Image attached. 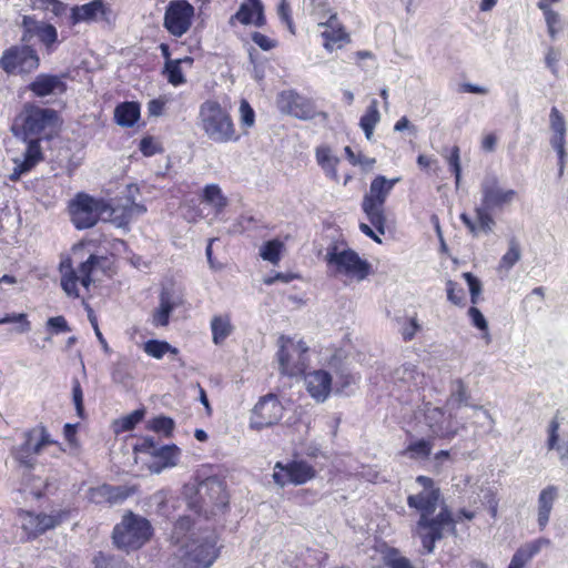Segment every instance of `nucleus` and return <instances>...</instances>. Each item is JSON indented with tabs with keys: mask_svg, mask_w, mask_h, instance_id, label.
<instances>
[{
	"mask_svg": "<svg viewBox=\"0 0 568 568\" xmlns=\"http://www.w3.org/2000/svg\"><path fill=\"white\" fill-rule=\"evenodd\" d=\"M469 393L466 384L462 379H455L450 386V394L446 400L448 410H456L463 406H468Z\"/></svg>",
	"mask_w": 568,
	"mask_h": 568,
	"instance_id": "nucleus-34",
	"label": "nucleus"
},
{
	"mask_svg": "<svg viewBox=\"0 0 568 568\" xmlns=\"http://www.w3.org/2000/svg\"><path fill=\"white\" fill-rule=\"evenodd\" d=\"M277 106L281 112L293 115L297 119H310L312 110L305 99L292 90L282 91L277 97Z\"/></svg>",
	"mask_w": 568,
	"mask_h": 568,
	"instance_id": "nucleus-24",
	"label": "nucleus"
},
{
	"mask_svg": "<svg viewBox=\"0 0 568 568\" xmlns=\"http://www.w3.org/2000/svg\"><path fill=\"white\" fill-rule=\"evenodd\" d=\"M196 494L201 499L199 510H203L207 506L225 505V491L223 484L215 477H209L201 481L197 486Z\"/></svg>",
	"mask_w": 568,
	"mask_h": 568,
	"instance_id": "nucleus-25",
	"label": "nucleus"
},
{
	"mask_svg": "<svg viewBox=\"0 0 568 568\" xmlns=\"http://www.w3.org/2000/svg\"><path fill=\"white\" fill-rule=\"evenodd\" d=\"M283 247V242L278 240H272L263 244L260 250V255L264 261H268L272 264H277L281 260V252Z\"/></svg>",
	"mask_w": 568,
	"mask_h": 568,
	"instance_id": "nucleus-44",
	"label": "nucleus"
},
{
	"mask_svg": "<svg viewBox=\"0 0 568 568\" xmlns=\"http://www.w3.org/2000/svg\"><path fill=\"white\" fill-rule=\"evenodd\" d=\"M537 8L544 14L547 31L550 39L555 40L557 38V34L564 28L560 14L557 11L552 10L550 6H546L545 3L537 4Z\"/></svg>",
	"mask_w": 568,
	"mask_h": 568,
	"instance_id": "nucleus-41",
	"label": "nucleus"
},
{
	"mask_svg": "<svg viewBox=\"0 0 568 568\" xmlns=\"http://www.w3.org/2000/svg\"><path fill=\"white\" fill-rule=\"evenodd\" d=\"M307 352L308 346L304 341L281 336L277 352L281 374L290 377L302 375L308 365Z\"/></svg>",
	"mask_w": 568,
	"mask_h": 568,
	"instance_id": "nucleus-9",
	"label": "nucleus"
},
{
	"mask_svg": "<svg viewBox=\"0 0 568 568\" xmlns=\"http://www.w3.org/2000/svg\"><path fill=\"white\" fill-rule=\"evenodd\" d=\"M28 89L38 98L62 94L67 91L64 75L40 73L28 85Z\"/></svg>",
	"mask_w": 568,
	"mask_h": 568,
	"instance_id": "nucleus-22",
	"label": "nucleus"
},
{
	"mask_svg": "<svg viewBox=\"0 0 568 568\" xmlns=\"http://www.w3.org/2000/svg\"><path fill=\"white\" fill-rule=\"evenodd\" d=\"M112 10L103 0H92L81 6L71 8L70 21L75 26L79 23L111 22Z\"/></svg>",
	"mask_w": 568,
	"mask_h": 568,
	"instance_id": "nucleus-20",
	"label": "nucleus"
},
{
	"mask_svg": "<svg viewBox=\"0 0 568 568\" xmlns=\"http://www.w3.org/2000/svg\"><path fill=\"white\" fill-rule=\"evenodd\" d=\"M550 129L554 134L566 135V121L559 110L554 106L549 114Z\"/></svg>",
	"mask_w": 568,
	"mask_h": 568,
	"instance_id": "nucleus-56",
	"label": "nucleus"
},
{
	"mask_svg": "<svg viewBox=\"0 0 568 568\" xmlns=\"http://www.w3.org/2000/svg\"><path fill=\"white\" fill-rule=\"evenodd\" d=\"M109 209V203L85 193L77 194L69 205L71 221L78 230L94 226L99 219L108 220Z\"/></svg>",
	"mask_w": 568,
	"mask_h": 568,
	"instance_id": "nucleus-8",
	"label": "nucleus"
},
{
	"mask_svg": "<svg viewBox=\"0 0 568 568\" xmlns=\"http://www.w3.org/2000/svg\"><path fill=\"white\" fill-rule=\"evenodd\" d=\"M192 527V521L190 517H181L178 519V521L174 524L173 528V538L175 541L183 542L184 537H186V532L190 531Z\"/></svg>",
	"mask_w": 568,
	"mask_h": 568,
	"instance_id": "nucleus-57",
	"label": "nucleus"
},
{
	"mask_svg": "<svg viewBox=\"0 0 568 568\" xmlns=\"http://www.w3.org/2000/svg\"><path fill=\"white\" fill-rule=\"evenodd\" d=\"M284 413V407L275 394H267L258 399L252 409L250 427L256 430L277 424Z\"/></svg>",
	"mask_w": 568,
	"mask_h": 568,
	"instance_id": "nucleus-14",
	"label": "nucleus"
},
{
	"mask_svg": "<svg viewBox=\"0 0 568 568\" xmlns=\"http://www.w3.org/2000/svg\"><path fill=\"white\" fill-rule=\"evenodd\" d=\"M144 417V410L143 409H135L131 414L115 420V432H128L135 427L136 424H139Z\"/></svg>",
	"mask_w": 568,
	"mask_h": 568,
	"instance_id": "nucleus-46",
	"label": "nucleus"
},
{
	"mask_svg": "<svg viewBox=\"0 0 568 568\" xmlns=\"http://www.w3.org/2000/svg\"><path fill=\"white\" fill-rule=\"evenodd\" d=\"M181 450L175 445H164L152 456V460L149 463V469L159 474L165 468L174 467L180 458Z\"/></svg>",
	"mask_w": 568,
	"mask_h": 568,
	"instance_id": "nucleus-29",
	"label": "nucleus"
},
{
	"mask_svg": "<svg viewBox=\"0 0 568 568\" xmlns=\"http://www.w3.org/2000/svg\"><path fill=\"white\" fill-rule=\"evenodd\" d=\"M38 38L44 45L50 47L58 39V32L55 27L45 23L43 27H41Z\"/></svg>",
	"mask_w": 568,
	"mask_h": 568,
	"instance_id": "nucleus-62",
	"label": "nucleus"
},
{
	"mask_svg": "<svg viewBox=\"0 0 568 568\" xmlns=\"http://www.w3.org/2000/svg\"><path fill=\"white\" fill-rule=\"evenodd\" d=\"M384 564L388 568H414L410 560L404 556L400 555V552L395 549L390 548L384 554Z\"/></svg>",
	"mask_w": 568,
	"mask_h": 568,
	"instance_id": "nucleus-47",
	"label": "nucleus"
},
{
	"mask_svg": "<svg viewBox=\"0 0 568 568\" xmlns=\"http://www.w3.org/2000/svg\"><path fill=\"white\" fill-rule=\"evenodd\" d=\"M550 540L545 537H539L531 541L521 545L513 555L509 568H524L531 559L538 555L542 548L550 546Z\"/></svg>",
	"mask_w": 568,
	"mask_h": 568,
	"instance_id": "nucleus-27",
	"label": "nucleus"
},
{
	"mask_svg": "<svg viewBox=\"0 0 568 568\" xmlns=\"http://www.w3.org/2000/svg\"><path fill=\"white\" fill-rule=\"evenodd\" d=\"M101 261V257L91 254L87 261L82 262L78 268H73L71 261L65 260L60 264L61 287L64 293L72 298L80 296L78 284L89 288L92 283V272Z\"/></svg>",
	"mask_w": 568,
	"mask_h": 568,
	"instance_id": "nucleus-10",
	"label": "nucleus"
},
{
	"mask_svg": "<svg viewBox=\"0 0 568 568\" xmlns=\"http://www.w3.org/2000/svg\"><path fill=\"white\" fill-rule=\"evenodd\" d=\"M114 118L121 126H133L140 118V106L135 102L121 103L114 110Z\"/></svg>",
	"mask_w": 568,
	"mask_h": 568,
	"instance_id": "nucleus-35",
	"label": "nucleus"
},
{
	"mask_svg": "<svg viewBox=\"0 0 568 568\" xmlns=\"http://www.w3.org/2000/svg\"><path fill=\"white\" fill-rule=\"evenodd\" d=\"M394 378L409 387H423L425 384L424 374L419 373L415 365L404 364L396 368L394 372Z\"/></svg>",
	"mask_w": 568,
	"mask_h": 568,
	"instance_id": "nucleus-36",
	"label": "nucleus"
},
{
	"mask_svg": "<svg viewBox=\"0 0 568 568\" xmlns=\"http://www.w3.org/2000/svg\"><path fill=\"white\" fill-rule=\"evenodd\" d=\"M316 475L315 469L304 460H294L286 465L276 463L273 473L275 484L284 487L288 484L303 485Z\"/></svg>",
	"mask_w": 568,
	"mask_h": 568,
	"instance_id": "nucleus-16",
	"label": "nucleus"
},
{
	"mask_svg": "<svg viewBox=\"0 0 568 568\" xmlns=\"http://www.w3.org/2000/svg\"><path fill=\"white\" fill-rule=\"evenodd\" d=\"M52 443L47 429L41 425L37 426L24 434L23 444L16 450V459L31 468L34 465V457Z\"/></svg>",
	"mask_w": 568,
	"mask_h": 568,
	"instance_id": "nucleus-17",
	"label": "nucleus"
},
{
	"mask_svg": "<svg viewBox=\"0 0 568 568\" xmlns=\"http://www.w3.org/2000/svg\"><path fill=\"white\" fill-rule=\"evenodd\" d=\"M416 481L423 487V490L409 495L407 504L420 514L415 534L419 537L426 552L432 554L436 541L440 540L446 531L455 532L456 520L446 507L442 508L435 517H432L438 506L439 489L435 487L434 480L429 477L418 476Z\"/></svg>",
	"mask_w": 568,
	"mask_h": 568,
	"instance_id": "nucleus-1",
	"label": "nucleus"
},
{
	"mask_svg": "<svg viewBox=\"0 0 568 568\" xmlns=\"http://www.w3.org/2000/svg\"><path fill=\"white\" fill-rule=\"evenodd\" d=\"M143 351L146 355L155 358L161 359L166 353H171L173 355H176L179 353V349L176 347H173L170 343L165 341H159V339H149L143 345Z\"/></svg>",
	"mask_w": 568,
	"mask_h": 568,
	"instance_id": "nucleus-42",
	"label": "nucleus"
},
{
	"mask_svg": "<svg viewBox=\"0 0 568 568\" xmlns=\"http://www.w3.org/2000/svg\"><path fill=\"white\" fill-rule=\"evenodd\" d=\"M65 516V511H59L55 515L21 511L19 513V521L28 539H31L44 534L49 529L57 527L63 521Z\"/></svg>",
	"mask_w": 568,
	"mask_h": 568,
	"instance_id": "nucleus-19",
	"label": "nucleus"
},
{
	"mask_svg": "<svg viewBox=\"0 0 568 568\" xmlns=\"http://www.w3.org/2000/svg\"><path fill=\"white\" fill-rule=\"evenodd\" d=\"M197 125L204 135L216 144L234 143L241 138L227 108L213 99L200 105Z\"/></svg>",
	"mask_w": 568,
	"mask_h": 568,
	"instance_id": "nucleus-2",
	"label": "nucleus"
},
{
	"mask_svg": "<svg viewBox=\"0 0 568 568\" xmlns=\"http://www.w3.org/2000/svg\"><path fill=\"white\" fill-rule=\"evenodd\" d=\"M310 13L320 22L324 21L325 18L328 19L329 14L334 12L329 8L327 0H311Z\"/></svg>",
	"mask_w": 568,
	"mask_h": 568,
	"instance_id": "nucleus-54",
	"label": "nucleus"
},
{
	"mask_svg": "<svg viewBox=\"0 0 568 568\" xmlns=\"http://www.w3.org/2000/svg\"><path fill=\"white\" fill-rule=\"evenodd\" d=\"M138 191L135 185H129L124 201L115 206L110 205L108 221H111L118 227L126 229L133 220L143 215L146 212L145 205L136 203L133 197V192Z\"/></svg>",
	"mask_w": 568,
	"mask_h": 568,
	"instance_id": "nucleus-18",
	"label": "nucleus"
},
{
	"mask_svg": "<svg viewBox=\"0 0 568 568\" xmlns=\"http://www.w3.org/2000/svg\"><path fill=\"white\" fill-rule=\"evenodd\" d=\"M463 277L466 280L468 284V288L470 292V301L473 304L477 303L478 296L481 292V284L477 277H475L471 273L466 272L463 274Z\"/></svg>",
	"mask_w": 568,
	"mask_h": 568,
	"instance_id": "nucleus-61",
	"label": "nucleus"
},
{
	"mask_svg": "<svg viewBox=\"0 0 568 568\" xmlns=\"http://www.w3.org/2000/svg\"><path fill=\"white\" fill-rule=\"evenodd\" d=\"M494 210L486 209L483 206V204L478 207H476V219H477V231L480 230L485 233H490L493 231V227L495 225V220L490 215V212Z\"/></svg>",
	"mask_w": 568,
	"mask_h": 568,
	"instance_id": "nucleus-49",
	"label": "nucleus"
},
{
	"mask_svg": "<svg viewBox=\"0 0 568 568\" xmlns=\"http://www.w3.org/2000/svg\"><path fill=\"white\" fill-rule=\"evenodd\" d=\"M178 568H209L219 556L216 536L209 530L191 532L179 550Z\"/></svg>",
	"mask_w": 568,
	"mask_h": 568,
	"instance_id": "nucleus-3",
	"label": "nucleus"
},
{
	"mask_svg": "<svg viewBox=\"0 0 568 568\" xmlns=\"http://www.w3.org/2000/svg\"><path fill=\"white\" fill-rule=\"evenodd\" d=\"M202 201L211 205L217 214L227 205V199L217 184H209L204 187Z\"/></svg>",
	"mask_w": 568,
	"mask_h": 568,
	"instance_id": "nucleus-40",
	"label": "nucleus"
},
{
	"mask_svg": "<svg viewBox=\"0 0 568 568\" xmlns=\"http://www.w3.org/2000/svg\"><path fill=\"white\" fill-rule=\"evenodd\" d=\"M18 121L21 123L24 140L27 138L37 139L42 134L49 135L58 126L59 115L53 109L26 103Z\"/></svg>",
	"mask_w": 568,
	"mask_h": 568,
	"instance_id": "nucleus-7",
	"label": "nucleus"
},
{
	"mask_svg": "<svg viewBox=\"0 0 568 568\" xmlns=\"http://www.w3.org/2000/svg\"><path fill=\"white\" fill-rule=\"evenodd\" d=\"M28 139L29 142L23 154V160L21 162H19L18 160L14 161L17 165L13 169V172L10 174L11 181L19 180L23 173L30 171L37 163H39L42 160V152L39 139Z\"/></svg>",
	"mask_w": 568,
	"mask_h": 568,
	"instance_id": "nucleus-28",
	"label": "nucleus"
},
{
	"mask_svg": "<svg viewBox=\"0 0 568 568\" xmlns=\"http://www.w3.org/2000/svg\"><path fill=\"white\" fill-rule=\"evenodd\" d=\"M400 180L399 176L387 179L384 175H377L372 180L368 191L363 196L362 210L379 234H385L386 200Z\"/></svg>",
	"mask_w": 568,
	"mask_h": 568,
	"instance_id": "nucleus-4",
	"label": "nucleus"
},
{
	"mask_svg": "<svg viewBox=\"0 0 568 568\" xmlns=\"http://www.w3.org/2000/svg\"><path fill=\"white\" fill-rule=\"evenodd\" d=\"M164 72L169 83L175 87L185 83V78L182 73L181 65H179V61L165 62Z\"/></svg>",
	"mask_w": 568,
	"mask_h": 568,
	"instance_id": "nucleus-53",
	"label": "nucleus"
},
{
	"mask_svg": "<svg viewBox=\"0 0 568 568\" xmlns=\"http://www.w3.org/2000/svg\"><path fill=\"white\" fill-rule=\"evenodd\" d=\"M305 385L312 398L324 403L333 390V377L326 371H313L305 375Z\"/></svg>",
	"mask_w": 568,
	"mask_h": 568,
	"instance_id": "nucleus-23",
	"label": "nucleus"
},
{
	"mask_svg": "<svg viewBox=\"0 0 568 568\" xmlns=\"http://www.w3.org/2000/svg\"><path fill=\"white\" fill-rule=\"evenodd\" d=\"M39 57L29 45H16L3 51L0 68L7 73H29L39 67Z\"/></svg>",
	"mask_w": 568,
	"mask_h": 568,
	"instance_id": "nucleus-13",
	"label": "nucleus"
},
{
	"mask_svg": "<svg viewBox=\"0 0 568 568\" xmlns=\"http://www.w3.org/2000/svg\"><path fill=\"white\" fill-rule=\"evenodd\" d=\"M559 424L551 420L547 440L548 449L556 450L562 465H568V434H558Z\"/></svg>",
	"mask_w": 568,
	"mask_h": 568,
	"instance_id": "nucleus-32",
	"label": "nucleus"
},
{
	"mask_svg": "<svg viewBox=\"0 0 568 568\" xmlns=\"http://www.w3.org/2000/svg\"><path fill=\"white\" fill-rule=\"evenodd\" d=\"M179 305L178 298L168 290H163L159 297V306L153 311L152 324L156 327L169 324L172 311Z\"/></svg>",
	"mask_w": 568,
	"mask_h": 568,
	"instance_id": "nucleus-30",
	"label": "nucleus"
},
{
	"mask_svg": "<svg viewBox=\"0 0 568 568\" xmlns=\"http://www.w3.org/2000/svg\"><path fill=\"white\" fill-rule=\"evenodd\" d=\"M447 161L448 164L450 165L452 172L455 175L456 185H458L462 176L460 155L458 146H454L452 149L450 155L447 158Z\"/></svg>",
	"mask_w": 568,
	"mask_h": 568,
	"instance_id": "nucleus-60",
	"label": "nucleus"
},
{
	"mask_svg": "<svg viewBox=\"0 0 568 568\" xmlns=\"http://www.w3.org/2000/svg\"><path fill=\"white\" fill-rule=\"evenodd\" d=\"M194 8L186 0L169 2L164 13V27L174 37L185 34L192 24Z\"/></svg>",
	"mask_w": 568,
	"mask_h": 568,
	"instance_id": "nucleus-15",
	"label": "nucleus"
},
{
	"mask_svg": "<svg viewBox=\"0 0 568 568\" xmlns=\"http://www.w3.org/2000/svg\"><path fill=\"white\" fill-rule=\"evenodd\" d=\"M45 23L37 21L33 17L30 16H23L22 18V27H23V34H22V42H29L33 37H38L41 30V27H43Z\"/></svg>",
	"mask_w": 568,
	"mask_h": 568,
	"instance_id": "nucleus-48",
	"label": "nucleus"
},
{
	"mask_svg": "<svg viewBox=\"0 0 568 568\" xmlns=\"http://www.w3.org/2000/svg\"><path fill=\"white\" fill-rule=\"evenodd\" d=\"M212 338L215 345H221L233 332L230 316L217 315L211 321Z\"/></svg>",
	"mask_w": 568,
	"mask_h": 568,
	"instance_id": "nucleus-37",
	"label": "nucleus"
},
{
	"mask_svg": "<svg viewBox=\"0 0 568 568\" xmlns=\"http://www.w3.org/2000/svg\"><path fill=\"white\" fill-rule=\"evenodd\" d=\"M381 121V113L378 111V102L373 99L359 120V126L365 133V138L371 140L374 133V129Z\"/></svg>",
	"mask_w": 568,
	"mask_h": 568,
	"instance_id": "nucleus-38",
	"label": "nucleus"
},
{
	"mask_svg": "<svg viewBox=\"0 0 568 568\" xmlns=\"http://www.w3.org/2000/svg\"><path fill=\"white\" fill-rule=\"evenodd\" d=\"M94 568H126L122 559L99 552L93 559Z\"/></svg>",
	"mask_w": 568,
	"mask_h": 568,
	"instance_id": "nucleus-55",
	"label": "nucleus"
},
{
	"mask_svg": "<svg viewBox=\"0 0 568 568\" xmlns=\"http://www.w3.org/2000/svg\"><path fill=\"white\" fill-rule=\"evenodd\" d=\"M316 160L327 176L337 180L336 165L339 160L332 153V150L328 146H318L316 149Z\"/></svg>",
	"mask_w": 568,
	"mask_h": 568,
	"instance_id": "nucleus-39",
	"label": "nucleus"
},
{
	"mask_svg": "<svg viewBox=\"0 0 568 568\" xmlns=\"http://www.w3.org/2000/svg\"><path fill=\"white\" fill-rule=\"evenodd\" d=\"M424 423L434 437L453 438L464 425L456 419V414L449 410L448 415L443 408L426 404L424 408Z\"/></svg>",
	"mask_w": 568,
	"mask_h": 568,
	"instance_id": "nucleus-12",
	"label": "nucleus"
},
{
	"mask_svg": "<svg viewBox=\"0 0 568 568\" xmlns=\"http://www.w3.org/2000/svg\"><path fill=\"white\" fill-rule=\"evenodd\" d=\"M355 382V376H353L346 367L335 371L334 389L336 394L348 395V388L354 385Z\"/></svg>",
	"mask_w": 568,
	"mask_h": 568,
	"instance_id": "nucleus-43",
	"label": "nucleus"
},
{
	"mask_svg": "<svg viewBox=\"0 0 568 568\" xmlns=\"http://www.w3.org/2000/svg\"><path fill=\"white\" fill-rule=\"evenodd\" d=\"M247 1L251 3V7L242 4L233 16V19L239 20L243 24L254 23L257 27H262L265 23L262 2L260 0Z\"/></svg>",
	"mask_w": 568,
	"mask_h": 568,
	"instance_id": "nucleus-31",
	"label": "nucleus"
},
{
	"mask_svg": "<svg viewBox=\"0 0 568 568\" xmlns=\"http://www.w3.org/2000/svg\"><path fill=\"white\" fill-rule=\"evenodd\" d=\"M149 429L170 437L174 429V422L170 417L159 416L149 422Z\"/></svg>",
	"mask_w": 568,
	"mask_h": 568,
	"instance_id": "nucleus-50",
	"label": "nucleus"
},
{
	"mask_svg": "<svg viewBox=\"0 0 568 568\" xmlns=\"http://www.w3.org/2000/svg\"><path fill=\"white\" fill-rule=\"evenodd\" d=\"M151 535L150 523L143 517L129 513L114 527L112 538L118 548L133 550L142 547Z\"/></svg>",
	"mask_w": 568,
	"mask_h": 568,
	"instance_id": "nucleus-6",
	"label": "nucleus"
},
{
	"mask_svg": "<svg viewBox=\"0 0 568 568\" xmlns=\"http://www.w3.org/2000/svg\"><path fill=\"white\" fill-rule=\"evenodd\" d=\"M47 327L49 329H51L52 333H54V334H59V333H64V332H70L71 331L67 320L63 316H61V315L54 316V317H50L47 321Z\"/></svg>",
	"mask_w": 568,
	"mask_h": 568,
	"instance_id": "nucleus-63",
	"label": "nucleus"
},
{
	"mask_svg": "<svg viewBox=\"0 0 568 568\" xmlns=\"http://www.w3.org/2000/svg\"><path fill=\"white\" fill-rule=\"evenodd\" d=\"M432 453V445L429 442L425 439L417 440L408 445L404 454L408 455L410 458H426Z\"/></svg>",
	"mask_w": 568,
	"mask_h": 568,
	"instance_id": "nucleus-51",
	"label": "nucleus"
},
{
	"mask_svg": "<svg viewBox=\"0 0 568 568\" xmlns=\"http://www.w3.org/2000/svg\"><path fill=\"white\" fill-rule=\"evenodd\" d=\"M328 271L335 277L344 276L356 282L364 281L371 273V264L354 250L329 245L325 254Z\"/></svg>",
	"mask_w": 568,
	"mask_h": 568,
	"instance_id": "nucleus-5",
	"label": "nucleus"
},
{
	"mask_svg": "<svg viewBox=\"0 0 568 568\" xmlns=\"http://www.w3.org/2000/svg\"><path fill=\"white\" fill-rule=\"evenodd\" d=\"M128 495L121 487H113L110 485H101L91 488L89 491V499L94 504L111 503L115 504L124 500Z\"/></svg>",
	"mask_w": 568,
	"mask_h": 568,
	"instance_id": "nucleus-33",
	"label": "nucleus"
},
{
	"mask_svg": "<svg viewBox=\"0 0 568 568\" xmlns=\"http://www.w3.org/2000/svg\"><path fill=\"white\" fill-rule=\"evenodd\" d=\"M559 497V489L555 485H548L540 490L537 499V524L539 530H544L550 519L554 505Z\"/></svg>",
	"mask_w": 568,
	"mask_h": 568,
	"instance_id": "nucleus-26",
	"label": "nucleus"
},
{
	"mask_svg": "<svg viewBox=\"0 0 568 568\" xmlns=\"http://www.w3.org/2000/svg\"><path fill=\"white\" fill-rule=\"evenodd\" d=\"M468 316L475 327L483 332H488V323L483 313L475 306L468 310Z\"/></svg>",
	"mask_w": 568,
	"mask_h": 568,
	"instance_id": "nucleus-64",
	"label": "nucleus"
},
{
	"mask_svg": "<svg viewBox=\"0 0 568 568\" xmlns=\"http://www.w3.org/2000/svg\"><path fill=\"white\" fill-rule=\"evenodd\" d=\"M317 24L320 28L324 29L321 34L324 39V48L327 51L332 52L351 41L348 33L337 19V13H331L328 19L320 21Z\"/></svg>",
	"mask_w": 568,
	"mask_h": 568,
	"instance_id": "nucleus-21",
	"label": "nucleus"
},
{
	"mask_svg": "<svg viewBox=\"0 0 568 568\" xmlns=\"http://www.w3.org/2000/svg\"><path fill=\"white\" fill-rule=\"evenodd\" d=\"M72 399H73V404L75 406L78 416L82 417L83 413H84L83 392H82L80 382L77 378H74L72 381Z\"/></svg>",
	"mask_w": 568,
	"mask_h": 568,
	"instance_id": "nucleus-58",
	"label": "nucleus"
},
{
	"mask_svg": "<svg viewBox=\"0 0 568 568\" xmlns=\"http://www.w3.org/2000/svg\"><path fill=\"white\" fill-rule=\"evenodd\" d=\"M481 204L486 209L504 211L517 201L516 190L507 187L495 174H487L480 182Z\"/></svg>",
	"mask_w": 568,
	"mask_h": 568,
	"instance_id": "nucleus-11",
	"label": "nucleus"
},
{
	"mask_svg": "<svg viewBox=\"0 0 568 568\" xmlns=\"http://www.w3.org/2000/svg\"><path fill=\"white\" fill-rule=\"evenodd\" d=\"M277 14L282 22H284L291 33H295V27L293 23L292 14H291V7L290 3L286 0H282L277 8Z\"/></svg>",
	"mask_w": 568,
	"mask_h": 568,
	"instance_id": "nucleus-59",
	"label": "nucleus"
},
{
	"mask_svg": "<svg viewBox=\"0 0 568 568\" xmlns=\"http://www.w3.org/2000/svg\"><path fill=\"white\" fill-rule=\"evenodd\" d=\"M240 125L244 130V133L247 132L255 123V112L246 100H242L240 103Z\"/></svg>",
	"mask_w": 568,
	"mask_h": 568,
	"instance_id": "nucleus-52",
	"label": "nucleus"
},
{
	"mask_svg": "<svg viewBox=\"0 0 568 568\" xmlns=\"http://www.w3.org/2000/svg\"><path fill=\"white\" fill-rule=\"evenodd\" d=\"M521 257V251L516 240H510L508 251L503 255L499 262V268L509 271Z\"/></svg>",
	"mask_w": 568,
	"mask_h": 568,
	"instance_id": "nucleus-45",
	"label": "nucleus"
}]
</instances>
